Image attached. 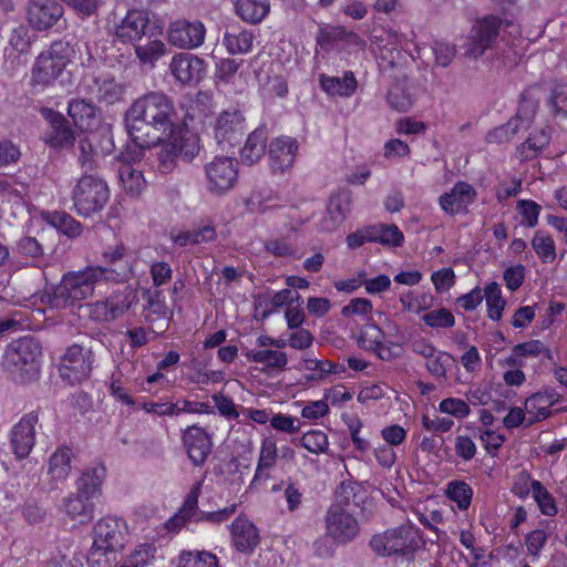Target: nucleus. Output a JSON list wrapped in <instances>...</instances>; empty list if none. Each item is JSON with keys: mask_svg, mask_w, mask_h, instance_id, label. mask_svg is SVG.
<instances>
[{"mask_svg": "<svg viewBox=\"0 0 567 567\" xmlns=\"http://www.w3.org/2000/svg\"><path fill=\"white\" fill-rule=\"evenodd\" d=\"M173 100L162 92H150L136 99L125 113L126 131L141 148L163 142L177 126Z\"/></svg>", "mask_w": 567, "mask_h": 567, "instance_id": "obj_1", "label": "nucleus"}, {"mask_svg": "<svg viewBox=\"0 0 567 567\" xmlns=\"http://www.w3.org/2000/svg\"><path fill=\"white\" fill-rule=\"evenodd\" d=\"M99 267L87 266L84 269L69 271L63 275L59 285L45 291L41 297L43 303L55 309H66L93 296L95 285L102 281Z\"/></svg>", "mask_w": 567, "mask_h": 567, "instance_id": "obj_2", "label": "nucleus"}, {"mask_svg": "<svg viewBox=\"0 0 567 567\" xmlns=\"http://www.w3.org/2000/svg\"><path fill=\"white\" fill-rule=\"evenodd\" d=\"M42 347L38 339L24 336L8 344L3 367L10 378L20 384H27L38 379Z\"/></svg>", "mask_w": 567, "mask_h": 567, "instance_id": "obj_3", "label": "nucleus"}, {"mask_svg": "<svg viewBox=\"0 0 567 567\" xmlns=\"http://www.w3.org/2000/svg\"><path fill=\"white\" fill-rule=\"evenodd\" d=\"M73 208L82 217L100 213L110 199L107 183L95 174H83L73 186Z\"/></svg>", "mask_w": 567, "mask_h": 567, "instance_id": "obj_4", "label": "nucleus"}, {"mask_svg": "<svg viewBox=\"0 0 567 567\" xmlns=\"http://www.w3.org/2000/svg\"><path fill=\"white\" fill-rule=\"evenodd\" d=\"M71 52L72 49L68 42H53L49 50L37 58L31 72V84L42 87L52 84L70 62Z\"/></svg>", "mask_w": 567, "mask_h": 567, "instance_id": "obj_5", "label": "nucleus"}, {"mask_svg": "<svg viewBox=\"0 0 567 567\" xmlns=\"http://www.w3.org/2000/svg\"><path fill=\"white\" fill-rule=\"evenodd\" d=\"M135 300L136 293L126 287L114 291L105 300L81 305L80 309L95 322H112L122 317Z\"/></svg>", "mask_w": 567, "mask_h": 567, "instance_id": "obj_6", "label": "nucleus"}, {"mask_svg": "<svg viewBox=\"0 0 567 567\" xmlns=\"http://www.w3.org/2000/svg\"><path fill=\"white\" fill-rule=\"evenodd\" d=\"M502 20L495 16H488L477 21L464 45L467 58L477 59L492 47L498 37Z\"/></svg>", "mask_w": 567, "mask_h": 567, "instance_id": "obj_7", "label": "nucleus"}, {"mask_svg": "<svg viewBox=\"0 0 567 567\" xmlns=\"http://www.w3.org/2000/svg\"><path fill=\"white\" fill-rule=\"evenodd\" d=\"M324 523L327 535L341 544L354 539L360 530L357 518L341 504H332L328 508Z\"/></svg>", "mask_w": 567, "mask_h": 567, "instance_id": "obj_8", "label": "nucleus"}, {"mask_svg": "<svg viewBox=\"0 0 567 567\" xmlns=\"http://www.w3.org/2000/svg\"><path fill=\"white\" fill-rule=\"evenodd\" d=\"M93 534V545L116 553L125 547L128 536L125 522L112 516L101 518L95 524Z\"/></svg>", "mask_w": 567, "mask_h": 567, "instance_id": "obj_9", "label": "nucleus"}, {"mask_svg": "<svg viewBox=\"0 0 567 567\" xmlns=\"http://www.w3.org/2000/svg\"><path fill=\"white\" fill-rule=\"evenodd\" d=\"M208 189L213 193H224L234 187L237 182V163L231 157H215L205 166Z\"/></svg>", "mask_w": 567, "mask_h": 567, "instance_id": "obj_10", "label": "nucleus"}, {"mask_svg": "<svg viewBox=\"0 0 567 567\" xmlns=\"http://www.w3.org/2000/svg\"><path fill=\"white\" fill-rule=\"evenodd\" d=\"M64 9L56 0H30L27 19L37 31H48L63 18Z\"/></svg>", "mask_w": 567, "mask_h": 567, "instance_id": "obj_11", "label": "nucleus"}, {"mask_svg": "<svg viewBox=\"0 0 567 567\" xmlns=\"http://www.w3.org/2000/svg\"><path fill=\"white\" fill-rule=\"evenodd\" d=\"M156 23H151L150 14L145 10H128L125 17L115 28V38L122 43H135L147 32L155 29Z\"/></svg>", "mask_w": 567, "mask_h": 567, "instance_id": "obj_12", "label": "nucleus"}, {"mask_svg": "<svg viewBox=\"0 0 567 567\" xmlns=\"http://www.w3.org/2000/svg\"><path fill=\"white\" fill-rule=\"evenodd\" d=\"M91 351L85 354L79 344H72L66 349L60 364V374L71 384L81 383L92 371Z\"/></svg>", "mask_w": 567, "mask_h": 567, "instance_id": "obj_13", "label": "nucleus"}, {"mask_svg": "<svg viewBox=\"0 0 567 567\" xmlns=\"http://www.w3.org/2000/svg\"><path fill=\"white\" fill-rule=\"evenodd\" d=\"M206 29L199 20H177L169 24L167 37L171 44L181 49H194L204 43Z\"/></svg>", "mask_w": 567, "mask_h": 567, "instance_id": "obj_14", "label": "nucleus"}, {"mask_svg": "<svg viewBox=\"0 0 567 567\" xmlns=\"http://www.w3.org/2000/svg\"><path fill=\"white\" fill-rule=\"evenodd\" d=\"M245 117L238 109L223 111L215 124V138L225 147L239 143L244 135Z\"/></svg>", "mask_w": 567, "mask_h": 567, "instance_id": "obj_15", "label": "nucleus"}, {"mask_svg": "<svg viewBox=\"0 0 567 567\" xmlns=\"http://www.w3.org/2000/svg\"><path fill=\"white\" fill-rule=\"evenodd\" d=\"M182 441L192 463L195 466H202L212 453L210 435L204 429L192 425L183 432Z\"/></svg>", "mask_w": 567, "mask_h": 567, "instance_id": "obj_16", "label": "nucleus"}, {"mask_svg": "<svg viewBox=\"0 0 567 567\" xmlns=\"http://www.w3.org/2000/svg\"><path fill=\"white\" fill-rule=\"evenodd\" d=\"M38 413L30 412L25 414L11 431V446L17 458L27 457L34 446L35 431L38 423Z\"/></svg>", "mask_w": 567, "mask_h": 567, "instance_id": "obj_17", "label": "nucleus"}, {"mask_svg": "<svg viewBox=\"0 0 567 567\" xmlns=\"http://www.w3.org/2000/svg\"><path fill=\"white\" fill-rule=\"evenodd\" d=\"M298 151V142L293 137L280 136L270 141L268 147L270 168L274 173L285 172L292 167Z\"/></svg>", "mask_w": 567, "mask_h": 567, "instance_id": "obj_18", "label": "nucleus"}, {"mask_svg": "<svg viewBox=\"0 0 567 567\" xmlns=\"http://www.w3.org/2000/svg\"><path fill=\"white\" fill-rule=\"evenodd\" d=\"M162 33L163 28L155 25V29L133 43L136 58L142 65L154 66L155 62L167 52L166 44L161 40Z\"/></svg>", "mask_w": 567, "mask_h": 567, "instance_id": "obj_19", "label": "nucleus"}, {"mask_svg": "<svg viewBox=\"0 0 567 567\" xmlns=\"http://www.w3.org/2000/svg\"><path fill=\"white\" fill-rule=\"evenodd\" d=\"M169 69L177 81L183 84H192L203 78L205 63L204 60L193 54L179 53L173 58Z\"/></svg>", "mask_w": 567, "mask_h": 567, "instance_id": "obj_20", "label": "nucleus"}, {"mask_svg": "<svg viewBox=\"0 0 567 567\" xmlns=\"http://www.w3.org/2000/svg\"><path fill=\"white\" fill-rule=\"evenodd\" d=\"M102 257L105 266H97L102 271V280L121 281L126 278L131 266L122 244L106 249Z\"/></svg>", "mask_w": 567, "mask_h": 567, "instance_id": "obj_21", "label": "nucleus"}, {"mask_svg": "<svg viewBox=\"0 0 567 567\" xmlns=\"http://www.w3.org/2000/svg\"><path fill=\"white\" fill-rule=\"evenodd\" d=\"M85 92L96 102L112 105L122 99L124 87L113 78L91 76L85 80Z\"/></svg>", "mask_w": 567, "mask_h": 567, "instance_id": "obj_22", "label": "nucleus"}, {"mask_svg": "<svg viewBox=\"0 0 567 567\" xmlns=\"http://www.w3.org/2000/svg\"><path fill=\"white\" fill-rule=\"evenodd\" d=\"M389 533V547L388 556L401 555L406 556L415 551L422 538L419 530L411 525H402L398 528L388 530Z\"/></svg>", "mask_w": 567, "mask_h": 567, "instance_id": "obj_23", "label": "nucleus"}, {"mask_svg": "<svg viewBox=\"0 0 567 567\" xmlns=\"http://www.w3.org/2000/svg\"><path fill=\"white\" fill-rule=\"evenodd\" d=\"M351 208V194L340 192L332 195L327 205V214L321 220V228L326 231L337 229L347 218Z\"/></svg>", "mask_w": 567, "mask_h": 567, "instance_id": "obj_24", "label": "nucleus"}, {"mask_svg": "<svg viewBox=\"0 0 567 567\" xmlns=\"http://www.w3.org/2000/svg\"><path fill=\"white\" fill-rule=\"evenodd\" d=\"M476 196L475 189L465 182H458L450 193H445L440 197V205L444 212L454 215L466 208L474 202Z\"/></svg>", "mask_w": 567, "mask_h": 567, "instance_id": "obj_25", "label": "nucleus"}, {"mask_svg": "<svg viewBox=\"0 0 567 567\" xmlns=\"http://www.w3.org/2000/svg\"><path fill=\"white\" fill-rule=\"evenodd\" d=\"M231 536L236 549L241 553H251L260 540L256 526L245 517L233 522Z\"/></svg>", "mask_w": 567, "mask_h": 567, "instance_id": "obj_26", "label": "nucleus"}, {"mask_svg": "<svg viewBox=\"0 0 567 567\" xmlns=\"http://www.w3.org/2000/svg\"><path fill=\"white\" fill-rule=\"evenodd\" d=\"M202 483L193 485L188 492L181 509L165 523L168 532L177 533L194 516L197 515L198 497L200 494Z\"/></svg>", "mask_w": 567, "mask_h": 567, "instance_id": "obj_27", "label": "nucleus"}, {"mask_svg": "<svg viewBox=\"0 0 567 567\" xmlns=\"http://www.w3.org/2000/svg\"><path fill=\"white\" fill-rule=\"evenodd\" d=\"M96 135L92 137L81 136L76 146L78 163L83 174H93L100 168V162L103 159L102 153L94 145Z\"/></svg>", "mask_w": 567, "mask_h": 567, "instance_id": "obj_28", "label": "nucleus"}, {"mask_svg": "<svg viewBox=\"0 0 567 567\" xmlns=\"http://www.w3.org/2000/svg\"><path fill=\"white\" fill-rule=\"evenodd\" d=\"M68 115L81 130H89L97 117V107L92 101L85 99H72L68 105Z\"/></svg>", "mask_w": 567, "mask_h": 567, "instance_id": "obj_29", "label": "nucleus"}, {"mask_svg": "<svg viewBox=\"0 0 567 567\" xmlns=\"http://www.w3.org/2000/svg\"><path fill=\"white\" fill-rule=\"evenodd\" d=\"M267 140L266 128L259 127L251 132L240 151L241 163L251 166L259 162L265 154Z\"/></svg>", "mask_w": 567, "mask_h": 567, "instance_id": "obj_30", "label": "nucleus"}, {"mask_svg": "<svg viewBox=\"0 0 567 567\" xmlns=\"http://www.w3.org/2000/svg\"><path fill=\"white\" fill-rule=\"evenodd\" d=\"M50 123L51 128L48 133L47 142L51 146L64 148L71 146L75 142L74 132L69 126L63 115L59 113H52Z\"/></svg>", "mask_w": 567, "mask_h": 567, "instance_id": "obj_31", "label": "nucleus"}, {"mask_svg": "<svg viewBox=\"0 0 567 567\" xmlns=\"http://www.w3.org/2000/svg\"><path fill=\"white\" fill-rule=\"evenodd\" d=\"M176 128L177 126L174 127V132L167 137H171L174 142L178 157L190 162L199 153V137L188 130L177 131Z\"/></svg>", "mask_w": 567, "mask_h": 567, "instance_id": "obj_32", "label": "nucleus"}, {"mask_svg": "<svg viewBox=\"0 0 567 567\" xmlns=\"http://www.w3.org/2000/svg\"><path fill=\"white\" fill-rule=\"evenodd\" d=\"M236 13L246 22L260 23L269 13V0H237Z\"/></svg>", "mask_w": 567, "mask_h": 567, "instance_id": "obj_33", "label": "nucleus"}, {"mask_svg": "<svg viewBox=\"0 0 567 567\" xmlns=\"http://www.w3.org/2000/svg\"><path fill=\"white\" fill-rule=\"evenodd\" d=\"M386 101L389 105L399 112H408L413 105L406 79H396L389 87Z\"/></svg>", "mask_w": 567, "mask_h": 567, "instance_id": "obj_34", "label": "nucleus"}, {"mask_svg": "<svg viewBox=\"0 0 567 567\" xmlns=\"http://www.w3.org/2000/svg\"><path fill=\"white\" fill-rule=\"evenodd\" d=\"M71 450L59 447L49 460L48 475L54 482L64 481L71 472Z\"/></svg>", "mask_w": 567, "mask_h": 567, "instance_id": "obj_35", "label": "nucleus"}, {"mask_svg": "<svg viewBox=\"0 0 567 567\" xmlns=\"http://www.w3.org/2000/svg\"><path fill=\"white\" fill-rule=\"evenodd\" d=\"M320 84L323 91L332 95L349 96L357 89V80L352 72H346L342 78L321 75Z\"/></svg>", "mask_w": 567, "mask_h": 567, "instance_id": "obj_36", "label": "nucleus"}, {"mask_svg": "<svg viewBox=\"0 0 567 567\" xmlns=\"http://www.w3.org/2000/svg\"><path fill=\"white\" fill-rule=\"evenodd\" d=\"M65 513L81 524L93 518V504L89 498L79 494L68 497L64 502Z\"/></svg>", "mask_w": 567, "mask_h": 567, "instance_id": "obj_37", "label": "nucleus"}, {"mask_svg": "<svg viewBox=\"0 0 567 567\" xmlns=\"http://www.w3.org/2000/svg\"><path fill=\"white\" fill-rule=\"evenodd\" d=\"M483 296L486 299L488 318L493 321H499L506 307V300L502 296L499 285L495 281L489 282L485 287Z\"/></svg>", "mask_w": 567, "mask_h": 567, "instance_id": "obj_38", "label": "nucleus"}, {"mask_svg": "<svg viewBox=\"0 0 567 567\" xmlns=\"http://www.w3.org/2000/svg\"><path fill=\"white\" fill-rule=\"evenodd\" d=\"M118 177L125 192L132 197L140 196L145 187L142 172L133 168L130 164L120 167Z\"/></svg>", "mask_w": 567, "mask_h": 567, "instance_id": "obj_39", "label": "nucleus"}, {"mask_svg": "<svg viewBox=\"0 0 567 567\" xmlns=\"http://www.w3.org/2000/svg\"><path fill=\"white\" fill-rule=\"evenodd\" d=\"M254 35L250 31L239 32L226 31L223 37V44L229 54H243L251 50Z\"/></svg>", "mask_w": 567, "mask_h": 567, "instance_id": "obj_40", "label": "nucleus"}, {"mask_svg": "<svg viewBox=\"0 0 567 567\" xmlns=\"http://www.w3.org/2000/svg\"><path fill=\"white\" fill-rule=\"evenodd\" d=\"M104 467H93L82 474L76 481L78 494L90 499L100 488L103 477Z\"/></svg>", "mask_w": 567, "mask_h": 567, "instance_id": "obj_41", "label": "nucleus"}, {"mask_svg": "<svg viewBox=\"0 0 567 567\" xmlns=\"http://www.w3.org/2000/svg\"><path fill=\"white\" fill-rule=\"evenodd\" d=\"M248 361L262 363L267 368L282 370L287 365V354L278 350H250L246 353Z\"/></svg>", "mask_w": 567, "mask_h": 567, "instance_id": "obj_42", "label": "nucleus"}, {"mask_svg": "<svg viewBox=\"0 0 567 567\" xmlns=\"http://www.w3.org/2000/svg\"><path fill=\"white\" fill-rule=\"evenodd\" d=\"M370 227L374 231L373 237H375V239L373 243L391 247H399L402 245L404 236L395 225L379 224Z\"/></svg>", "mask_w": 567, "mask_h": 567, "instance_id": "obj_43", "label": "nucleus"}, {"mask_svg": "<svg viewBox=\"0 0 567 567\" xmlns=\"http://www.w3.org/2000/svg\"><path fill=\"white\" fill-rule=\"evenodd\" d=\"M33 555V548L30 542L25 539H16L10 546V554L7 559L9 567H25Z\"/></svg>", "mask_w": 567, "mask_h": 567, "instance_id": "obj_44", "label": "nucleus"}, {"mask_svg": "<svg viewBox=\"0 0 567 567\" xmlns=\"http://www.w3.org/2000/svg\"><path fill=\"white\" fill-rule=\"evenodd\" d=\"M532 246L543 262H553L556 258V248L549 235L538 230L532 239Z\"/></svg>", "mask_w": 567, "mask_h": 567, "instance_id": "obj_45", "label": "nucleus"}, {"mask_svg": "<svg viewBox=\"0 0 567 567\" xmlns=\"http://www.w3.org/2000/svg\"><path fill=\"white\" fill-rule=\"evenodd\" d=\"M156 145H161V150L157 153V168L161 173L167 174L174 169L176 159L178 158L174 142L171 137H166L165 141L159 142Z\"/></svg>", "mask_w": 567, "mask_h": 567, "instance_id": "obj_46", "label": "nucleus"}, {"mask_svg": "<svg viewBox=\"0 0 567 567\" xmlns=\"http://www.w3.org/2000/svg\"><path fill=\"white\" fill-rule=\"evenodd\" d=\"M530 489L540 512L544 515L554 516L557 514V506L554 497L539 481H532Z\"/></svg>", "mask_w": 567, "mask_h": 567, "instance_id": "obj_47", "label": "nucleus"}, {"mask_svg": "<svg viewBox=\"0 0 567 567\" xmlns=\"http://www.w3.org/2000/svg\"><path fill=\"white\" fill-rule=\"evenodd\" d=\"M50 221L59 231L70 238H76L82 233V225L64 212H54Z\"/></svg>", "mask_w": 567, "mask_h": 567, "instance_id": "obj_48", "label": "nucleus"}, {"mask_svg": "<svg viewBox=\"0 0 567 567\" xmlns=\"http://www.w3.org/2000/svg\"><path fill=\"white\" fill-rule=\"evenodd\" d=\"M446 494L455 502L460 509H467L471 505L473 491L468 484L462 481H453L447 485Z\"/></svg>", "mask_w": 567, "mask_h": 567, "instance_id": "obj_49", "label": "nucleus"}, {"mask_svg": "<svg viewBox=\"0 0 567 567\" xmlns=\"http://www.w3.org/2000/svg\"><path fill=\"white\" fill-rule=\"evenodd\" d=\"M143 299L146 301L144 306V310L148 311L146 315L147 320H153L154 318H151L152 315H154L156 318H164L167 313V308L162 295V291L155 289V290H144L143 291Z\"/></svg>", "mask_w": 567, "mask_h": 567, "instance_id": "obj_50", "label": "nucleus"}, {"mask_svg": "<svg viewBox=\"0 0 567 567\" xmlns=\"http://www.w3.org/2000/svg\"><path fill=\"white\" fill-rule=\"evenodd\" d=\"M177 567H218L217 557L210 553L183 551Z\"/></svg>", "mask_w": 567, "mask_h": 567, "instance_id": "obj_51", "label": "nucleus"}, {"mask_svg": "<svg viewBox=\"0 0 567 567\" xmlns=\"http://www.w3.org/2000/svg\"><path fill=\"white\" fill-rule=\"evenodd\" d=\"M520 115L511 118L506 124L501 125L492 130L486 135L488 143H505L511 141L519 130Z\"/></svg>", "mask_w": 567, "mask_h": 567, "instance_id": "obj_52", "label": "nucleus"}, {"mask_svg": "<svg viewBox=\"0 0 567 567\" xmlns=\"http://www.w3.org/2000/svg\"><path fill=\"white\" fill-rule=\"evenodd\" d=\"M292 442L300 443L301 446L315 454L324 452L329 445L328 436L322 431H309Z\"/></svg>", "mask_w": 567, "mask_h": 567, "instance_id": "obj_53", "label": "nucleus"}, {"mask_svg": "<svg viewBox=\"0 0 567 567\" xmlns=\"http://www.w3.org/2000/svg\"><path fill=\"white\" fill-rule=\"evenodd\" d=\"M156 548L150 544L140 545L126 559L128 567H148L154 564Z\"/></svg>", "mask_w": 567, "mask_h": 567, "instance_id": "obj_54", "label": "nucleus"}, {"mask_svg": "<svg viewBox=\"0 0 567 567\" xmlns=\"http://www.w3.org/2000/svg\"><path fill=\"white\" fill-rule=\"evenodd\" d=\"M117 554L92 545L87 554L89 567H115L117 565Z\"/></svg>", "mask_w": 567, "mask_h": 567, "instance_id": "obj_55", "label": "nucleus"}, {"mask_svg": "<svg viewBox=\"0 0 567 567\" xmlns=\"http://www.w3.org/2000/svg\"><path fill=\"white\" fill-rule=\"evenodd\" d=\"M422 320L432 328H452L455 324L453 313L445 308L426 312Z\"/></svg>", "mask_w": 567, "mask_h": 567, "instance_id": "obj_56", "label": "nucleus"}, {"mask_svg": "<svg viewBox=\"0 0 567 567\" xmlns=\"http://www.w3.org/2000/svg\"><path fill=\"white\" fill-rule=\"evenodd\" d=\"M454 362L453 357L444 351H440L437 355L429 359L426 362L427 371L437 379H446V369Z\"/></svg>", "mask_w": 567, "mask_h": 567, "instance_id": "obj_57", "label": "nucleus"}, {"mask_svg": "<svg viewBox=\"0 0 567 567\" xmlns=\"http://www.w3.org/2000/svg\"><path fill=\"white\" fill-rule=\"evenodd\" d=\"M540 209L542 207L534 200L519 199L517 202V210L524 219L523 223L530 228L537 225Z\"/></svg>", "mask_w": 567, "mask_h": 567, "instance_id": "obj_58", "label": "nucleus"}, {"mask_svg": "<svg viewBox=\"0 0 567 567\" xmlns=\"http://www.w3.org/2000/svg\"><path fill=\"white\" fill-rule=\"evenodd\" d=\"M243 60L237 61L235 59H221L216 65L215 76L224 83H229L238 72Z\"/></svg>", "mask_w": 567, "mask_h": 567, "instance_id": "obj_59", "label": "nucleus"}, {"mask_svg": "<svg viewBox=\"0 0 567 567\" xmlns=\"http://www.w3.org/2000/svg\"><path fill=\"white\" fill-rule=\"evenodd\" d=\"M549 143V135L545 132V130L540 131V140L539 143L534 141V138L528 137L522 145L518 147L519 155L522 159H528L536 155V153L543 150Z\"/></svg>", "mask_w": 567, "mask_h": 567, "instance_id": "obj_60", "label": "nucleus"}, {"mask_svg": "<svg viewBox=\"0 0 567 567\" xmlns=\"http://www.w3.org/2000/svg\"><path fill=\"white\" fill-rule=\"evenodd\" d=\"M440 411L458 419H463L470 414V408L465 401L461 399L447 398L441 401Z\"/></svg>", "mask_w": 567, "mask_h": 567, "instance_id": "obj_61", "label": "nucleus"}, {"mask_svg": "<svg viewBox=\"0 0 567 567\" xmlns=\"http://www.w3.org/2000/svg\"><path fill=\"white\" fill-rule=\"evenodd\" d=\"M270 424L277 431L291 434L300 431L301 422L297 417L278 413L270 419Z\"/></svg>", "mask_w": 567, "mask_h": 567, "instance_id": "obj_62", "label": "nucleus"}, {"mask_svg": "<svg viewBox=\"0 0 567 567\" xmlns=\"http://www.w3.org/2000/svg\"><path fill=\"white\" fill-rule=\"evenodd\" d=\"M11 47L19 53H27L31 45V37L29 30L24 25L13 29L10 37Z\"/></svg>", "mask_w": 567, "mask_h": 567, "instance_id": "obj_63", "label": "nucleus"}, {"mask_svg": "<svg viewBox=\"0 0 567 567\" xmlns=\"http://www.w3.org/2000/svg\"><path fill=\"white\" fill-rule=\"evenodd\" d=\"M277 445L272 439H265L261 444L258 464L259 467L271 468L277 460Z\"/></svg>", "mask_w": 567, "mask_h": 567, "instance_id": "obj_64", "label": "nucleus"}]
</instances>
